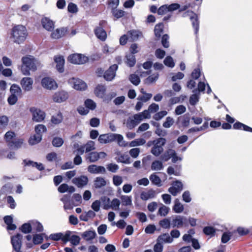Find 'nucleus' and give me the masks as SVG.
Returning a JSON list of instances; mask_svg holds the SVG:
<instances>
[{
    "mask_svg": "<svg viewBox=\"0 0 252 252\" xmlns=\"http://www.w3.org/2000/svg\"><path fill=\"white\" fill-rule=\"evenodd\" d=\"M166 139L159 138L153 141V147L151 149V153L156 157L159 156L163 151V146L166 143Z\"/></svg>",
    "mask_w": 252,
    "mask_h": 252,
    "instance_id": "20e7f679",
    "label": "nucleus"
},
{
    "mask_svg": "<svg viewBox=\"0 0 252 252\" xmlns=\"http://www.w3.org/2000/svg\"><path fill=\"white\" fill-rule=\"evenodd\" d=\"M66 32L67 30L65 28L57 29L51 33V36L53 39H59L65 35Z\"/></svg>",
    "mask_w": 252,
    "mask_h": 252,
    "instance_id": "b1692460",
    "label": "nucleus"
},
{
    "mask_svg": "<svg viewBox=\"0 0 252 252\" xmlns=\"http://www.w3.org/2000/svg\"><path fill=\"white\" fill-rule=\"evenodd\" d=\"M183 17H189L192 23V26L195 30V34H197L199 31V21L197 15L191 10L186 11L183 14Z\"/></svg>",
    "mask_w": 252,
    "mask_h": 252,
    "instance_id": "39448f33",
    "label": "nucleus"
},
{
    "mask_svg": "<svg viewBox=\"0 0 252 252\" xmlns=\"http://www.w3.org/2000/svg\"><path fill=\"white\" fill-rule=\"evenodd\" d=\"M155 191L152 189H150L147 191H142L140 194V198L143 200H147L153 198L155 196Z\"/></svg>",
    "mask_w": 252,
    "mask_h": 252,
    "instance_id": "cd10ccee",
    "label": "nucleus"
},
{
    "mask_svg": "<svg viewBox=\"0 0 252 252\" xmlns=\"http://www.w3.org/2000/svg\"><path fill=\"white\" fill-rule=\"evenodd\" d=\"M150 180L153 184L158 187L161 186V180L156 173H153L150 175Z\"/></svg>",
    "mask_w": 252,
    "mask_h": 252,
    "instance_id": "49530a36",
    "label": "nucleus"
},
{
    "mask_svg": "<svg viewBox=\"0 0 252 252\" xmlns=\"http://www.w3.org/2000/svg\"><path fill=\"white\" fill-rule=\"evenodd\" d=\"M87 159L89 160L90 162H94L98 159L97 152H93L89 153L87 158Z\"/></svg>",
    "mask_w": 252,
    "mask_h": 252,
    "instance_id": "603ef678",
    "label": "nucleus"
},
{
    "mask_svg": "<svg viewBox=\"0 0 252 252\" xmlns=\"http://www.w3.org/2000/svg\"><path fill=\"white\" fill-rule=\"evenodd\" d=\"M68 61L73 64H81L88 61L87 57L81 54H73L68 57Z\"/></svg>",
    "mask_w": 252,
    "mask_h": 252,
    "instance_id": "0eeeda50",
    "label": "nucleus"
},
{
    "mask_svg": "<svg viewBox=\"0 0 252 252\" xmlns=\"http://www.w3.org/2000/svg\"><path fill=\"white\" fill-rule=\"evenodd\" d=\"M171 225L173 227H176L177 228L187 227L188 226V219L184 216H176L173 219Z\"/></svg>",
    "mask_w": 252,
    "mask_h": 252,
    "instance_id": "1a4fd4ad",
    "label": "nucleus"
},
{
    "mask_svg": "<svg viewBox=\"0 0 252 252\" xmlns=\"http://www.w3.org/2000/svg\"><path fill=\"white\" fill-rule=\"evenodd\" d=\"M164 166L160 160H156L151 164V169L153 171H159L163 169Z\"/></svg>",
    "mask_w": 252,
    "mask_h": 252,
    "instance_id": "f704fd0d",
    "label": "nucleus"
},
{
    "mask_svg": "<svg viewBox=\"0 0 252 252\" xmlns=\"http://www.w3.org/2000/svg\"><path fill=\"white\" fill-rule=\"evenodd\" d=\"M233 128L236 129H243L246 131L252 132V128L240 122H236L233 125Z\"/></svg>",
    "mask_w": 252,
    "mask_h": 252,
    "instance_id": "c9c22d12",
    "label": "nucleus"
},
{
    "mask_svg": "<svg viewBox=\"0 0 252 252\" xmlns=\"http://www.w3.org/2000/svg\"><path fill=\"white\" fill-rule=\"evenodd\" d=\"M113 139L114 141H117L118 144L121 147H126L128 146V143L124 140V137L121 134L113 133Z\"/></svg>",
    "mask_w": 252,
    "mask_h": 252,
    "instance_id": "bb28decb",
    "label": "nucleus"
},
{
    "mask_svg": "<svg viewBox=\"0 0 252 252\" xmlns=\"http://www.w3.org/2000/svg\"><path fill=\"white\" fill-rule=\"evenodd\" d=\"M232 236V233L229 231L224 232L221 236V241L222 243H226L230 239Z\"/></svg>",
    "mask_w": 252,
    "mask_h": 252,
    "instance_id": "6e6d98bb",
    "label": "nucleus"
},
{
    "mask_svg": "<svg viewBox=\"0 0 252 252\" xmlns=\"http://www.w3.org/2000/svg\"><path fill=\"white\" fill-rule=\"evenodd\" d=\"M21 61L20 70L22 74L26 76L30 75V70L35 71L39 64L38 61L31 55H27L22 57Z\"/></svg>",
    "mask_w": 252,
    "mask_h": 252,
    "instance_id": "f257e3e1",
    "label": "nucleus"
},
{
    "mask_svg": "<svg viewBox=\"0 0 252 252\" xmlns=\"http://www.w3.org/2000/svg\"><path fill=\"white\" fill-rule=\"evenodd\" d=\"M106 87L103 85H98L94 89V94L99 97L102 98L104 101H109L113 97L115 96L116 94L112 93L110 94H106Z\"/></svg>",
    "mask_w": 252,
    "mask_h": 252,
    "instance_id": "7ed1b4c3",
    "label": "nucleus"
},
{
    "mask_svg": "<svg viewBox=\"0 0 252 252\" xmlns=\"http://www.w3.org/2000/svg\"><path fill=\"white\" fill-rule=\"evenodd\" d=\"M4 221L7 224L8 230H13L16 228V226L13 223V218L11 216H6L4 217Z\"/></svg>",
    "mask_w": 252,
    "mask_h": 252,
    "instance_id": "2f4dec72",
    "label": "nucleus"
},
{
    "mask_svg": "<svg viewBox=\"0 0 252 252\" xmlns=\"http://www.w3.org/2000/svg\"><path fill=\"white\" fill-rule=\"evenodd\" d=\"M164 63L165 65L173 68L175 66L173 58L170 56H167L164 60Z\"/></svg>",
    "mask_w": 252,
    "mask_h": 252,
    "instance_id": "338daca9",
    "label": "nucleus"
},
{
    "mask_svg": "<svg viewBox=\"0 0 252 252\" xmlns=\"http://www.w3.org/2000/svg\"><path fill=\"white\" fill-rule=\"evenodd\" d=\"M133 116L138 125L143 120L151 118V115L148 113V111L145 110L142 112L134 115Z\"/></svg>",
    "mask_w": 252,
    "mask_h": 252,
    "instance_id": "4be33fe9",
    "label": "nucleus"
},
{
    "mask_svg": "<svg viewBox=\"0 0 252 252\" xmlns=\"http://www.w3.org/2000/svg\"><path fill=\"white\" fill-rule=\"evenodd\" d=\"M32 227L38 232H42L43 230V227L41 223L37 221L33 220L32 221Z\"/></svg>",
    "mask_w": 252,
    "mask_h": 252,
    "instance_id": "e2e57ef3",
    "label": "nucleus"
},
{
    "mask_svg": "<svg viewBox=\"0 0 252 252\" xmlns=\"http://www.w3.org/2000/svg\"><path fill=\"white\" fill-rule=\"evenodd\" d=\"M42 136L35 133V134L31 136L29 139V142L30 145H33L40 142Z\"/></svg>",
    "mask_w": 252,
    "mask_h": 252,
    "instance_id": "79ce46f5",
    "label": "nucleus"
},
{
    "mask_svg": "<svg viewBox=\"0 0 252 252\" xmlns=\"http://www.w3.org/2000/svg\"><path fill=\"white\" fill-rule=\"evenodd\" d=\"M81 236L86 241H92L96 236V233L94 230H87L81 234Z\"/></svg>",
    "mask_w": 252,
    "mask_h": 252,
    "instance_id": "aec40b11",
    "label": "nucleus"
},
{
    "mask_svg": "<svg viewBox=\"0 0 252 252\" xmlns=\"http://www.w3.org/2000/svg\"><path fill=\"white\" fill-rule=\"evenodd\" d=\"M22 235L18 234L11 237V243L15 252H22L21 248L22 245Z\"/></svg>",
    "mask_w": 252,
    "mask_h": 252,
    "instance_id": "4468645a",
    "label": "nucleus"
},
{
    "mask_svg": "<svg viewBox=\"0 0 252 252\" xmlns=\"http://www.w3.org/2000/svg\"><path fill=\"white\" fill-rule=\"evenodd\" d=\"M124 124L126 125L127 128L129 129H132L138 125V124L134 118L133 116L128 117Z\"/></svg>",
    "mask_w": 252,
    "mask_h": 252,
    "instance_id": "7c9ffc66",
    "label": "nucleus"
},
{
    "mask_svg": "<svg viewBox=\"0 0 252 252\" xmlns=\"http://www.w3.org/2000/svg\"><path fill=\"white\" fill-rule=\"evenodd\" d=\"M42 86L48 90H55L58 88L57 82L52 78L44 77L41 80Z\"/></svg>",
    "mask_w": 252,
    "mask_h": 252,
    "instance_id": "ddd939ff",
    "label": "nucleus"
},
{
    "mask_svg": "<svg viewBox=\"0 0 252 252\" xmlns=\"http://www.w3.org/2000/svg\"><path fill=\"white\" fill-rule=\"evenodd\" d=\"M55 62L56 63V68L61 73L64 71V60L63 56H57L54 58Z\"/></svg>",
    "mask_w": 252,
    "mask_h": 252,
    "instance_id": "6ab92c4d",
    "label": "nucleus"
},
{
    "mask_svg": "<svg viewBox=\"0 0 252 252\" xmlns=\"http://www.w3.org/2000/svg\"><path fill=\"white\" fill-rule=\"evenodd\" d=\"M102 201H107V203H105L103 206V208L105 210L112 209L113 210H119L120 205V201L118 199H113L111 201L109 198L106 197H102L101 198Z\"/></svg>",
    "mask_w": 252,
    "mask_h": 252,
    "instance_id": "423d86ee",
    "label": "nucleus"
},
{
    "mask_svg": "<svg viewBox=\"0 0 252 252\" xmlns=\"http://www.w3.org/2000/svg\"><path fill=\"white\" fill-rule=\"evenodd\" d=\"M169 211V208L166 207L165 205H162V206L159 208L158 213L161 216H166Z\"/></svg>",
    "mask_w": 252,
    "mask_h": 252,
    "instance_id": "0e129e2a",
    "label": "nucleus"
},
{
    "mask_svg": "<svg viewBox=\"0 0 252 252\" xmlns=\"http://www.w3.org/2000/svg\"><path fill=\"white\" fill-rule=\"evenodd\" d=\"M68 81L70 84L73 85V88L77 90H85L87 87L86 83L81 79L72 78Z\"/></svg>",
    "mask_w": 252,
    "mask_h": 252,
    "instance_id": "f8f14e48",
    "label": "nucleus"
},
{
    "mask_svg": "<svg viewBox=\"0 0 252 252\" xmlns=\"http://www.w3.org/2000/svg\"><path fill=\"white\" fill-rule=\"evenodd\" d=\"M128 35L132 41L137 40L139 38L142 36L141 32L137 30H131L127 32Z\"/></svg>",
    "mask_w": 252,
    "mask_h": 252,
    "instance_id": "473e14b6",
    "label": "nucleus"
},
{
    "mask_svg": "<svg viewBox=\"0 0 252 252\" xmlns=\"http://www.w3.org/2000/svg\"><path fill=\"white\" fill-rule=\"evenodd\" d=\"M152 97V94L144 93V94L139 95L137 97V99L144 103L147 102Z\"/></svg>",
    "mask_w": 252,
    "mask_h": 252,
    "instance_id": "864d4df0",
    "label": "nucleus"
},
{
    "mask_svg": "<svg viewBox=\"0 0 252 252\" xmlns=\"http://www.w3.org/2000/svg\"><path fill=\"white\" fill-rule=\"evenodd\" d=\"M98 140L101 144H106L113 142V133L101 134L99 136Z\"/></svg>",
    "mask_w": 252,
    "mask_h": 252,
    "instance_id": "412c9836",
    "label": "nucleus"
},
{
    "mask_svg": "<svg viewBox=\"0 0 252 252\" xmlns=\"http://www.w3.org/2000/svg\"><path fill=\"white\" fill-rule=\"evenodd\" d=\"M118 69V65L114 64L111 65L104 74V78L107 81L112 80L116 75V71Z\"/></svg>",
    "mask_w": 252,
    "mask_h": 252,
    "instance_id": "dca6fc26",
    "label": "nucleus"
},
{
    "mask_svg": "<svg viewBox=\"0 0 252 252\" xmlns=\"http://www.w3.org/2000/svg\"><path fill=\"white\" fill-rule=\"evenodd\" d=\"M23 143V140L22 139L15 138V140L12 141V142L8 144L9 147L11 149H17L20 148Z\"/></svg>",
    "mask_w": 252,
    "mask_h": 252,
    "instance_id": "4c0bfd02",
    "label": "nucleus"
},
{
    "mask_svg": "<svg viewBox=\"0 0 252 252\" xmlns=\"http://www.w3.org/2000/svg\"><path fill=\"white\" fill-rule=\"evenodd\" d=\"M184 207L179 200L176 199L174 202V205L173 207V210L176 213H181L184 210Z\"/></svg>",
    "mask_w": 252,
    "mask_h": 252,
    "instance_id": "58836bf2",
    "label": "nucleus"
},
{
    "mask_svg": "<svg viewBox=\"0 0 252 252\" xmlns=\"http://www.w3.org/2000/svg\"><path fill=\"white\" fill-rule=\"evenodd\" d=\"M68 241H70L72 245L74 246H77L80 243V238L77 235H71L70 234L69 235Z\"/></svg>",
    "mask_w": 252,
    "mask_h": 252,
    "instance_id": "5fc2aeb1",
    "label": "nucleus"
},
{
    "mask_svg": "<svg viewBox=\"0 0 252 252\" xmlns=\"http://www.w3.org/2000/svg\"><path fill=\"white\" fill-rule=\"evenodd\" d=\"M69 97L68 93L64 91L60 90L56 92L52 96V99L55 102L62 103L65 101Z\"/></svg>",
    "mask_w": 252,
    "mask_h": 252,
    "instance_id": "9d476101",
    "label": "nucleus"
},
{
    "mask_svg": "<svg viewBox=\"0 0 252 252\" xmlns=\"http://www.w3.org/2000/svg\"><path fill=\"white\" fill-rule=\"evenodd\" d=\"M30 111L32 114V119L33 121L40 122L45 118V112L36 107H31L30 109Z\"/></svg>",
    "mask_w": 252,
    "mask_h": 252,
    "instance_id": "6e6552de",
    "label": "nucleus"
},
{
    "mask_svg": "<svg viewBox=\"0 0 252 252\" xmlns=\"http://www.w3.org/2000/svg\"><path fill=\"white\" fill-rule=\"evenodd\" d=\"M4 138L6 142H8V144L12 142V141L15 140L16 138L15 133L11 131H7L5 135Z\"/></svg>",
    "mask_w": 252,
    "mask_h": 252,
    "instance_id": "de8ad7c7",
    "label": "nucleus"
},
{
    "mask_svg": "<svg viewBox=\"0 0 252 252\" xmlns=\"http://www.w3.org/2000/svg\"><path fill=\"white\" fill-rule=\"evenodd\" d=\"M9 123L8 118L5 115L0 116V129L6 128Z\"/></svg>",
    "mask_w": 252,
    "mask_h": 252,
    "instance_id": "a18cd8bd",
    "label": "nucleus"
},
{
    "mask_svg": "<svg viewBox=\"0 0 252 252\" xmlns=\"http://www.w3.org/2000/svg\"><path fill=\"white\" fill-rule=\"evenodd\" d=\"M117 161L125 164H129L131 162L130 158L127 155H122Z\"/></svg>",
    "mask_w": 252,
    "mask_h": 252,
    "instance_id": "69168bd1",
    "label": "nucleus"
},
{
    "mask_svg": "<svg viewBox=\"0 0 252 252\" xmlns=\"http://www.w3.org/2000/svg\"><path fill=\"white\" fill-rule=\"evenodd\" d=\"M163 24L159 23L156 25L155 28V33L157 37H160L163 31Z\"/></svg>",
    "mask_w": 252,
    "mask_h": 252,
    "instance_id": "13d9d810",
    "label": "nucleus"
},
{
    "mask_svg": "<svg viewBox=\"0 0 252 252\" xmlns=\"http://www.w3.org/2000/svg\"><path fill=\"white\" fill-rule=\"evenodd\" d=\"M23 162L25 166L36 167L39 170H42L44 169L43 165L41 163L34 162L33 161L27 159H24L23 160Z\"/></svg>",
    "mask_w": 252,
    "mask_h": 252,
    "instance_id": "a878e982",
    "label": "nucleus"
},
{
    "mask_svg": "<svg viewBox=\"0 0 252 252\" xmlns=\"http://www.w3.org/2000/svg\"><path fill=\"white\" fill-rule=\"evenodd\" d=\"M70 234L71 232L69 231H66L64 234L61 232L53 233L50 234L48 238L54 241L62 240L63 242H67L69 241Z\"/></svg>",
    "mask_w": 252,
    "mask_h": 252,
    "instance_id": "9b49d317",
    "label": "nucleus"
},
{
    "mask_svg": "<svg viewBox=\"0 0 252 252\" xmlns=\"http://www.w3.org/2000/svg\"><path fill=\"white\" fill-rule=\"evenodd\" d=\"M35 131L36 134L40 135L42 136V133L46 131L47 128L46 126L41 124H39L35 126Z\"/></svg>",
    "mask_w": 252,
    "mask_h": 252,
    "instance_id": "8fccbe9b",
    "label": "nucleus"
},
{
    "mask_svg": "<svg viewBox=\"0 0 252 252\" xmlns=\"http://www.w3.org/2000/svg\"><path fill=\"white\" fill-rule=\"evenodd\" d=\"M88 171L92 174L104 173L105 169L101 166H97L96 165H91L88 167Z\"/></svg>",
    "mask_w": 252,
    "mask_h": 252,
    "instance_id": "5701e85b",
    "label": "nucleus"
},
{
    "mask_svg": "<svg viewBox=\"0 0 252 252\" xmlns=\"http://www.w3.org/2000/svg\"><path fill=\"white\" fill-rule=\"evenodd\" d=\"M175 154V150L172 149H169L166 151L160 157V159L163 161H168L172 156Z\"/></svg>",
    "mask_w": 252,
    "mask_h": 252,
    "instance_id": "72a5a7b5",
    "label": "nucleus"
},
{
    "mask_svg": "<svg viewBox=\"0 0 252 252\" xmlns=\"http://www.w3.org/2000/svg\"><path fill=\"white\" fill-rule=\"evenodd\" d=\"M197 91L194 90L193 91L194 94H192L189 98V103L192 105H195L199 100V93H196Z\"/></svg>",
    "mask_w": 252,
    "mask_h": 252,
    "instance_id": "c03bdc74",
    "label": "nucleus"
},
{
    "mask_svg": "<svg viewBox=\"0 0 252 252\" xmlns=\"http://www.w3.org/2000/svg\"><path fill=\"white\" fill-rule=\"evenodd\" d=\"M158 242L163 243H171L173 241V239L171 237L168 233H164L159 235L158 239Z\"/></svg>",
    "mask_w": 252,
    "mask_h": 252,
    "instance_id": "c85d7f7f",
    "label": "nucleus"
},
{
    "mask_svg": "<svg viewBox=\"0 0 252 252\" xmlns=\"http://www.w3.org/2000/svg\"><path fill=\"white\" fill-rule=\"evenodd\" d=\"M105 185L106 181L103 178L97 177L94 181V186L96 188H100Z\"/></svg>",
    "mask_w": 252,
    "mask_h": 252,
    "instance_id": "09e8293b",
    "label": "nucleus"
},
{
    "mask_svg": "<svg viewBox=\"0 0 252 252\" xmlns=\"http://www.w3.org/2000/svg\"><path fill=\"white\" fill-rule=\"evenodd\" d=\"M33 80L31 77H24L21 81V85L25 91H30L32 89Z\"/></svg>",
    "mask_w": 252,
    "mask_h": 252,
    "instance_id": "a211bd4d",
    "label": "nucleus"
},
{
    "mask_svg": "<svg viewBox=\"0 0 252 252\" xmlns=\"http://www.w3.org/2000/svg\"><path fill=\"white\" fill-rule=\"evenodd\" d=\"M146 143V140L142 138L134 139L128 143V146L130 147H135L142 146Z\"/></svg>",
    "mask_w": 252,
    "mask_h": 252,
    "instance_id": "e433bc0d",
    "label": "nucleus"
},
{
    "mask_svg": "<svg viewBox=\"0 0 252 252\" xmlns=\"http://www.w3.org/2000/svg\"><path fill=\"white\" fill-rule=\"evenodd\" d=\"M112 15L116 19H119L124 16L125 12L121 9H115L111 11Z\"/></svg>",
    "mask_w": 252,
    "mask_h": 252,
    "instance_id": "bf43d9fd",
    "label": "nucleus"
},
{
    "mask_svg": "<svg viewBox=\"0 0 252 252\" xmlns=\"http://www.w3.org/2000/svg\"><path fill=\"white\" fill-rule=\"evenodd\" d=\"M44 234H35L33 237V242L35 245L41 243L43 241Z\"/></svg>",
    "mask_w": 252,
    "mask_h": 252,
    "instance_id": "680f3d73",
    "label": "nucleus"
},
{
    "mask_svg": "<svg viewBox=\"0 0 252 252\" xmlns=\"http://www.w3.org/2000/svg\"><path fill=\"white\" fill-rule=\"evenodd\" d=\"M63 119L62 114L59 112L56 114L53 115L51 118V122L55 125L61 123Z\"/></svg>",
    "mask_w": 252,
    "mask_h": 252,
    "instance_id": "ea45409f",
    "label": "nucleus"
},
{
    "mask_svg": "<svg viewBox=\"0 0 252 252\" xmlns=\"http://www.w3.org/2000/svg\"><path fill=\"white\" fill-rule=\"evenodd\" d=\"M183 189V185L181 181H176L174 182L172 186L169 188V192L174 196H176Z\"/></svg>",
    "mask_w": 252,
    "mask_h": 252,
    "instance_id": "2eb2a0df",
    "label": "nucleus"
},
{
    "mask_svg": "<svg viewBox=\"0 0 252 252\" xmlns=\"http://www.w3.org/2000/svg\"><path fill=\"white\" fill-rule=\"evenodd\" d=\"M95 34L97 37L102 41H104L106 39L107 34L104 29L100 27H97L95 30Z\"/></svg>",
    "mask_w": 252,
    "mask_h": 252,
    "instance_id": "c756f323",
    "label": "nucleus"
},
{
    "mask_svg": "<svg viewBox=\"0 0 252 252\" xmlns=\"http://www.w3.org/2000/svg\"><path fill=\"white\" fill-rule=\"evenodd\" d=\"M120 199L124 206H130L132 204V198L130 196L121 195Z\"/></svg>",
    "mask_w": 252,
    "mask_h": 252,
    "instance_id": "37998d69",
    "label": "nucleus"
},
{
    "mask_svg": "<svg viewBox=\"0 0 252 252\" xmlns=\"http://www.w3.org/2000/svg\"><path fill=\"white\" fill-rule=\"evenodd\" d=\"M119 4V0H109L108 1V7L111 11L117 9Z\"/></svg>",
    "mask_w": 252,
    "mask_h": 252,
    "instance_id": "4d7b16f0",
    "label": "nucleus"
},
{
    "mask_svg": "<svg viewBox=\"0 0 252 252\" xmlns=\"http://www.w3.org/2000/svg\"><path fill=\"white\" fill-rule=\"evenodd\" d=\"M73 184L78 188H82L87 185L88 178L87 176L82 175L75 177L72 180Z\"/></svg>",
    "mask_w": 252,
    "mask_h": 252,
    "instance_id": "f3484780",
    "label": "nucleus"
},
{
    "mask_svg": "<svg viewBox=\"0 0 252 252\" xmlns=\"http://www.w3.org/2000/svg\"><path fill=\"white\" fill-rule=\"evenodd\" d=\"M126 63L127 64L130 66H133L136 63V60L135 56L132 54H129L126 55Z\"/></svg>",
    "mask_w": 252,
    "mask_h": 252,
    "instance_id": "3c124183",
    "label": "nucleus"
},
{
    "mask_svg": "<svg viewBox=\"0 0 252 252\" xmlns=\"http://www.w3.org/2000/svg\"><path fill=\"white\" fill-rule=\"evenodd\" d=\"M86 153L89 152L95 149L94 142L93 141H88L84 145Z\"/></svg>",
    "mask_w": 252,
    "mask_h": 252,
    "instance_id": "052dcab7",
    "label": "nucleus"
},
{
    "mask_svg": "<svg viewBox=\"0 0 252 252\" xmlns=\"http://www.w3.org/2000/svg\"><path fill=\"white\" fill-rule=\"evenodd\" d=\"M27 36V31L25 26L19 25L12 28L11 38L14 42L21 44L25 41Z\"/></svg>",
    "mask_w": 252,
    "mask_h": 252,
    "instance_id": "f03ea898",
    "label": "nucleus"
},
{
    "mask_svg": "<svg viewBox=\"0 0 252 252\" xmlns=\"http://www.w3.org/2000/svg\"><path fill=\"white\" fill-rule=\"evenodd\" d=\"M41 23L43 27L48 31H52L54 27L53 22L46 17L42 19Z\"/></svg>",
    "mask_w": 252,
    "mask_h": 252,
    "instance_id": "393cba45",
    "label": "nucleus"
},
{
    "mask_svg": "<svg viewBox=\"0 0 252 252\" xmlns=\"http://www.w3.org/2000/svg\"><path fill=\"white\" fill-rule=\"evenodd\" d=\"M203 232L206 235L212 236L215 235L216 230L213 227L206 226L203 229Z\"/></svg>",
    "mask_w": 252,
    "mask_h": 252,
    "instance_id": "774afa93",
    "label": "nucleus"
},
{
    "mask_svg": "<svg viewBox=\"0 0 252 252\" xmlns=\"http://www.w3.org/2000/svg\"><path fill=\"white\" fill-rule=\"evenodd\" d=\"M10 91L11 94L16 95L17 96L20 95L22 92V90L20 87L16 84L12 85Z\"/></svg>",
    "mask_w": 252,
    "mask_h": 252,
    "instance_id": "a19ab883",
    "label": "nucleus"
}]
</instances>
